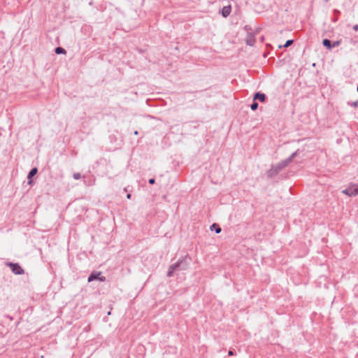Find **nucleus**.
<instances>
[{
	"mask_svg": "<svg viewBox=\"0 0 358 358\" xmlns=\"http://www.w3.org/2000/svg\"><path fill=\"white\" fill-rule=\"evenodd\" d=\"M188 267V263L186 259H181L178 261L176 264H172L169 268L167 275L171 277L173 273L178 270H186Z\"/></svg>",
	"mask_w": 358,
	"mask_h": 358,
	"instance_id": "f257e3e1",
	"label": "nucleus"
},
{
	"mask_svg": "<svg viewBox=\"0 0 358 358\" xmlns=\"http://www.w3.org/2000/svg\"><path fill=\"white\" fill-rule=\"evenodd\" d=\"M6 265L8 266L12 272L15 275H22L24 273V270L17 263L6 262Z\"/></svg>",
	"mask_w": 358,
	"mask_h": 358,
	"instance_id": "f03ea898",
	"label": "nucleus"
},
{
	"mask_svg": "<svg viewBox=\"0 0 358 358\" xmlns=\"http://www.w3.org/2000/svg\"><path fill=\"white\" fill-rule=\"evenodd\" d=\"M101 272L100 271H92L88 277L87 281L90 282L94 280H99L101 282H105L106 280V277L101 276Z\"/></svg>",
	"mask_w": 358,
	"mask_h": 358,
	"instance_id": "7ed1b4c3",
	"label": "nucleus"
},
{
	"mask_svg": "<svg viewBox=\"0 0 358 358\" xmlns=\"http://www.w3.org/2000/svg\"><path fill=\"white\" fill-rule=\"evenodd\" d=\"M343 193L350 196H354L358 194V185H352L343 190Z\"/></svg>",
	"mask_w": 358,
	"mask_h": 358,
	"instance_id": "20e7f679",
	"label": "nucleus"
},
{
	"mask_svg": "<svg viewBox=\"0 0 358 358\" xmlns=\"http://www.w3.org/2000/svg\"><path fill=\"white\" fill-rule=\"evenodd\" d=\"M245 41L248 45L253 46L256 42L255 34L252 33H248L246 36Z\"/></svg>",
	"mask_w": 358,
	"mask_h": 358,
	"instance_id": "39448f33",
	"label": "nucleus"
},
{
	"mask_svg": "<svg viewBox=\"0 0 358 358\" xmlns=\"http://www.w3.org/2000/svg\"><path fill=\"white\" fill-rule=\"evenodd\" d=\"M289 163H290V159H285L281 161L280 162H279L278 164H277L276 165H275V166L277 171H278V172H279L282 169L286 167Z\"/></svg>",
	"mask_w": 358,
	"mask_h": 358,
	"instance_id": "423d86ee",
	"label": "nucleus"
},
{
	"mask_svg": "<svg viewBox=\"0 0 358 358\" xmlns=\"http://www.w3.org/2000/svg\"><path fill=\"white\" fill-rule=\"evenodd\" d=\"M266 99V96L263 93L257 92L254 95V100H259L262 102L264 101Z\"/></svg>",
	"mask_w": 358,
	"mask_h": 358,
	"instance_id": "0eeeda50",
	"label": "nucleus"
},
{
	"mask_svg": "<svg viewBox=\"0 0 358 358\" xmlns=\"http://www.w3.org/2000/svg\"><path fill=\"white\" fill-rule=\"evenodd\" d=\"M231 13V6H224L223 8H222V16L226 17H227Z\"/></svg>",
	"mask_w": 358,
	"mask_h": 358,
	"instance_id": "6e6552de",
	"label": "nucleus"
},
{
	"mask_svg": "<svg viewBox=\"0 0 358 358\" xmlns=\"http://www.w3.org/2000/svg\"><path fill=\"white\" fill-rule=\"evenodd\" d=\"M278 171H277L275 166H273L272 168L268 171L267 174L268 176L271 178L274 176L275 175L278 174Z\"/></svg>",
	"mask_w": 358,
	"mask_h": 358,
	"instance_id": "1a4fd4ad",
	"label": "nucleus"
},
{
	"mask_svg": "<svg viewBox=\"0 0 358 358\" xmlns=\"http://www.w3.org/2000/svg\"><path fill=\"white\" fill-rule=\"evenodd\" d=\"M322 44L324 45V46H325L329 50H331L332 48V43L329 39H327V38L324 39L322 41Z\"/></svg>",
	"mask_w": 358,
	"mask_h": 358,
	"instance_id": "9d476101",
	"label": "nucleus"
},
{
	"mask_svg": "<svg viewBox=\"0 0 358 358\" xmlns=\"http://www.w3.org/2000/svg\"><path fill=\"white\" fill-rule=\"evenodd\" d=\"M210 230H215L217 234H219L222 229L218 224L214 223L210 226Z\"/></svg>",
	"mask_w": 358,
	"mask_h": 358,
	"instance_id": "9b49d317",
	"label": "nucleus"
},
{
	"mask_svg": "<svg viewBox=\"0 0 358 358\" xmlns=\"http://www.w3.org/2000/svg\"><path fill=\"white\" fill-rule=\"evenodd\" d=\"M38 169L36 168H33L29 173L27 178L29 179L31 178L34 176L37 173Z\"/></svg>",
	"mask_w": 358,
	"mask_h": 358,
	"instance_id": "f8f14e48",
	"label": "nucleus"
},
{
	"mask_svg": "<svg viewBox=\"0 0 358 358\" xmlns=\"http://www.w3.org/2000/svg\"><path fill=\"white\" fill-rule=\"evenodd\" d=\"M55 52L57 55L66 53V50L63 48H61V47L56 48Z\"/></svg>",
	"mask_w": 358,
	"mask_h": 358,
	"instance_id": "ddd939ff",
	"label": "nucleus"
},
{
	"mask_svg": "<svg viewBox=\"0 0 358 358\" xmlns=\"http://www.w3.org/2000/svg\"><path fill=\"white\" fill-rule=\"evenodd\" d=\"M257 108H258V103L254 101L253 103L250 105V108L252 110H255L257 109Z\"/></svg>",
	"mask_w": 358,
	"mask_h": 358,
	"instance_id": "4468645a",
	"label": "nucleus"
},
{
	"mask_svg": "<svg viewBox=\"0 0 358 358\" xmlns=\"http://www.w3.org/2000/svg\"><path fill=\"white\" fill-rule=\"evenodd\" d=\"M341 43V41H336L332 43V48L338 46Z\"/></svg>",
	"mask_w": 358,
	"mask_h": 358,
	"instance_id": "2eb2a0df",
	"label": "nucleus"
},
{
	"mask_svg": "<svg viewBox=\"0 0 358 358\" xmlns=\"http://www.w3.org/2000/svg\"><path fill=\"white\" fill-rule=\"evenodd\" d=\"M73 177L75 180H79L81 178V175L79 173H73Z\"/></svg>",
	"mask_w": 358,
	"mask_h": 358,
	"instance_id": "dca6fc26",
	"label": "nucleus"
},
{
	"mask_svg": "<svg viewBox=\"0 0 358 358\" xmlns=\"http://www.w3.org/2000/svg\"><path fill=\"white\" fill-rule=\"evenodd\" d=\"M293 43V40H288L286 41L285 44L283 45L285 48H287Z\"/></svg>",
	"mask_w": 358,
	"mask_h": 358,
	"instance_id": "f3484780",
	"label": "nucleus"
},
{
	"mask_svg": "<svg viewBox=\"0 0 358 358\" xmlns=\"http://www.w3.org/2000/svg\"><path fill=\"white\" fill-rule=\"evenodd\" d=\"M297 152L298 151H296L294 152H293L291 156L289 157H288L287 159H290V162L292 161V159L296 156L297 155Z\"/></svg>",
	"mask_w": 358,
	"mask_h": 358,
	"instance_id": "a211bd4d",
	"label": "nucleus"
},
{
	"mask_svg": "<svg viewBox=\"0 0 358 358\" xmlns=\"http://www.w3.org/2000/svg\"><path fill=\"white\" fill-rule=\"evenodd\" d=\"M351 106L356 108L358 106V101H354L353 103H351Z\"/></svg>",
	"mask_w": 358,
	"mask_h": 358,
	"instance_id": "6ab92c4d",
	"label": "nucleus"
},
{
	"mask_svg": "<svg viewBox=\"0 0 358 358\" xmlns=\"http://www.w3.org/2000/svg\"><path fill=\"white\" fill-rule=\"evenodd\" d=\"M155 179H154V178H150V179L149 180V183H150V184L153 185V184H155Z\"/></svg>",
	"mask_w": 358,
	"mask_h": 358,
	"instance_id": "aec40b11",
	"label": "nucleus"
},
{
	"mask_svg": "<svg viewBox=\"0 0 358 358\" xmlns=\"http://www.w3.org/2000/svg\"><path fill=\"white\" fill-rule=\"evenodd\" d=\"M353 29H354L355 31H358V24L355 25V26L353 27Z\"/></svg>",
	"mask_w": 358,
	"mask_h": 358,
	"instance_id": "412c9836",
	"label": "nucleus"
},
{
	"mask_svg": "<svg viewBox=\"0 0 358 358\" xmlns=\"http://www.w3.org/2000/svg\"><path fill=\"white\" fill-rule=\"evenodd\" d=\"M229 355H234V352L233 351L231 350H229V352H228Z\"/></svg>",
	"mask_w": 358,
	"mask_h": 358,
	"instance_id": "4be33fe9",
	"label": "nucleus"
},
{
	"mask_svg": "<svg viewBox=\"0 0 358 358\" xmlns=\"http://www.w3.org/2000/svg\"><path fill=\"white\" fill-rule=\"evenodd\" d=\"M127 199H130L131 198V194H128L127 196Z\"/></svg>",
	"mask_w": 358,
	"mask_h": 358,
	"instance_id": "5701e85b",
	"label": "nucleus"
},
{
	"mask_svg": "<svg viewBox=\"0 0 358 358\" xmlns=\"http://www.w3.org/2000/svg\"><path fill=\"white\" fill-rule=\"evenodd\" d=\"M138 132L137 131H134V134H135V135H138Z\"/></svg>",
	"mask_w": 358,
	"mask_h": 358,
	"instance_id": "b1692460",
	"label": "nucleus"
},
{
	"mask_svg": "<svg viewBox=\"0 0 358 358\" xmlns=\"http://www.w3.org/2000/svg\"><path fill=\"white\" fill-rule=\"evenodd\" d=\"M334 12H335L336 13H339V11H338V10H334Z\"/></svg>",
	"mask_w": 358,
	"mask_h": 358,
	"instance_id": "393cba45",
	"label": "nucleus"
},
{
	"mask_svg": "<svg viewBox=\"0 0 358 358\" xmlns=\"http://www.w3.org/2000/svg\"><path fill=\"white\" fill-rule=\"evenodd\" d=\"M329 0H325L326 2H328Z\"/></svg>",
	"mask_w": 358,
	"mask_h": 358,
	"instance_id": "a878e982",
	"label": "nucleus"
},
{
	"mask_svg": "<svg viewBox=\"0 0 358 358\" xmlns=\"http://www.w3.org/2000/svg\"><path fill=\"white\" fill-rule=\"evenodd\" d=\"M357 92H358V85H357Z\"/></svg>",
	"mask_w": 358,
	"mask_h": 358,
	"instance_id": "bb28decb",
	"label": "nucleus"
}]
</instances>
